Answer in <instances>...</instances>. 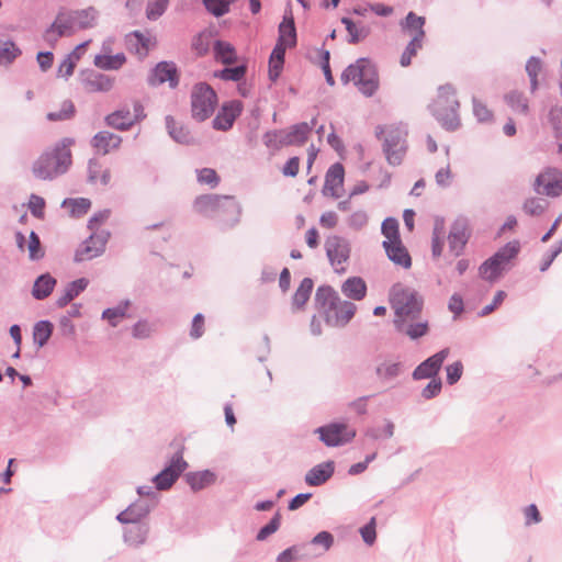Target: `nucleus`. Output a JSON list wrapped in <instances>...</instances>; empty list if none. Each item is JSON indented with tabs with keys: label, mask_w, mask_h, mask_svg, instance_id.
Masks as SVG:
<instances>
[{
	"label": "nucleus",
	"mask_w": 562,
	"mask_h": 562,
	"mask_svg": "<svg viewBox=\"0 0 562 562\" xmlns=\"http://www.w3.org/2000/svg\"><path fill=\"white\" fill-rule=\"evenodd\" d=\"M390 304L394 311L393 325L397 333L416 340L429 331L427 319H420L423 296L414 289L396 283L390 291Z\"/></svg>",
	"instance_id": "nucleus-1"
},
{
	"label": "nucleus",
	"mask_w": 562,
	"mask_h": 562,
	"mask_svg": "<svg viewBox=\"0 0 562 562\" xmlns=\"http://www.w3.org/2000/svg\"><path fill=\"white\" fill-rule=\"evenodd\" d=\"M471 233L469 218L459 215L451 223L449 233L446 236V221L442 216H436L431 235L432 257L439 258L442 255L445 239H447L449 252L454 257H460L465 249Z\"/></svg>",
	"instance_id": "nucleus-2"
},
{
	"label": "nucleus",
	"mask_w": 562,
	"mask_h": 562,
	"mask_svg": "<svg viewBox=\"0 0 562 562\" xmlns=\"http://www.w3.org/2000/svg\"><path fill=\"white\" fill-rule=\"evenodd\" d=\"M72 138L65 137L43 151L32 164V175L43 181H52L66 173L71 166Z\"/></svg>",
	"instance_id": "nucleus-3"
},
{
	"label": "nucleus",
	"mask_w": 562,
	"mask_h": 562,
	"mask_svg": "<svg viewBox=\"0 0 562 562\" xmlns=\"http://www.w3.org/2000/svg\"><path fill=\"white\" fill-rule=\"evenodd\" d=\"M98 16L99 12L93 7L60 11L45 31L44 38L48 43H55L59 37L70 36L79 30L91 29L97 24Z\"/></svg>",
	"instance_id": "nucleus-4"
},
{
	"label": "nucleus",
	"mask_w": 562,
	"mask_h": 562,
	"mask_svg": "<svg viewBox=\"0 0 562 562\" xmlns=\"http://www.w3.org/2000/svg\"><path fill=\"white\" fill-rule=\"evenodd\" d=\"M385 134L382 150L389 165L396 167L402 165L406 156L407 127L403 123L391 124L387 126H376L375 135L380 138Z\"/></svg>",
	"instance_id": "nucleus-5"
},
{
	"label": "nucleus",
	"mask_w": 562,
	"mask_h": 562,
	"mask_svg": "<svg viewBox=\"0 0 562 562\" xmlns=\"http://www.w3.org/2000/svg\"><path fill=\"white\" fill-rule=\"evenodd\" d=\"M459 106L456 89L447 83L438 88L437 99L430 105V110L443 128L454 131L460 126Z\"/></svg>",
	"instance_id": "nucleus-6"
},
{
	"label": "nucleus",
	"mask_w": 562,
	"mask_h": 562,
	"mask_svg": "<svg viewBox=\"0 0 562 562\" xmlns=\"http://www.w3.org/2000/svg\"><path fill=\"white\" fill-rule=\"evenodd\" d=\"M340 79L344 85L352 81L366 97L373 95L379 87L375 66L368 58H359L355 64L349 65L342 71Z\"/></svg>",
	"instance_id": "nucleus-7"
},
{
	"label": "nucleus",
	"mask_w": 562,
	"mask_h": 562,
	"mask_svg": "<svg viewBox=\"0 0 562 562\" xmlns=\"http://www.w3.org/2000/svg\"><path fill=\"white\" fill-rule=\"evenodd\" d=\"M193 207L196 213L206 217H215L220 213L221 209L233 210L234 217L232 220V225H237L240 222L243 213L241 204L229 195H200L194 200Z\"/></svg>",
	"instance_id": "nucleus-8"
},
{
	"label": "nucleus",
	"mask_w": 562,
	"mask_h": 562,
	"mask_svg": "<svg viewBox=\"0 0 562 562\" xmlns=\"http://www.w3.org/2000/svg\"><path fill=\"white\" fill-rule=\"evenodd\" d=\"M519 248L520 246L518 241L507 243L480 266V277L488 282H495L498 280L507 269L510 260L517 256Z\"/></svg>",
	"instance_id": "nucleus-9"
},
{
	"label": "nucleus",
	"mask_w": 562,
	"mask_h": 562,
	"mask_svg": "<svg viewBox=\"0 0 562 562\" xmlns=\"http://www.w3.org/2000/svg\"><path fill=\"white\" fill-rule=\"evenodd\" d=\"M216 104V93L207 83L200 82L193 87L191 93V111L193 119L200 122L205 121L214 113Z\"/></svg>",
	"instance_id": "nucleus-10"
},
{
	"label": "nucleus",
	"mask_w": 562,
	"mask_h": 562,
	"mask_svg": "<svg viewBox=\"0 0 562 562\" xmlns=\"http://www.w3.org/2000/svg\"><path fill=\"white\" fill-rule=\"evenodd\" d=\"M326 256L336 273L346 272V263L350 258V243L340 236L333 235L325 241Z\"/></svg>",
	"instance_id": "nucleus-11"
},
{
	"label": "nucleus",
	"mask_w": 562,
	"mask_h": 562,
	"mask_svg": "<svg viewBox=\"0 0 562 562\" xmlns=\"http://www.w3.org/2000/svg\"><path fill=\"white\" fill-rule=\"evenodd\" d=\"M110 233L108 231L93 232L86 240H83L75 252L74 260L82 262L101 256L109 240Z\"/></svg>",
	"instance_id": "nucleus-12"
},
{
	"label": "nucleus",
	"mask_w": 562,
	"mask_h": 562,
	"mask_svg": "<svg viewBox=\"0 0 562 562\" xmlns=\"http://www.w3.org/2000/svg\"><path fill=\"white\" fill-rule=\"evenodd\" d=\"M315 432L319 435V440L327 447H338L350 442L356 437V430L346 424L331 423L318 427Z\"/></svg>",
	"instance_id": "nucleus-13"
},
{
	"label": "nucleus",
	"mask_w": 562,
	"mask_h": 562,
	"mask_svg": "<svg viewBox=\"0 0 562 562\" xmlns=\"http://www.w3.org/2000/svg\"><path fill=\"white\" fill-rule=\"evenodd\" d=\"M188 464L181 452H176L168 465L153 477V482L158 491H166L172 486L177 479L187 469Z\"/></svg>",
	"instance_id": "nucleus-14"
},
{
	"label": "nucleus",
	"mask_w": 562,
	"mask_h": 562,
	"mask_svg": "<svg viewBox=\"0 0 562 562\" xmlns=\"http://www.w3.org/2000/svg\"><path fill=\"white\" fill-rule=\"evenodd\" d=\"M535 190L539 194L558 198L562 194V173L557 168H547L535 180Z\"/></svg>",
	"instance_id": "nucleus-15"
},
{
	"label": "nucleus",
	"mask_w": 562,
	"mask_h": 562,
	"mask_svg": "<svg viewBox=\"0 0 562 562\" xmlns=\"http://www.w3.org/2000/svg\"><path fill=\"white\" fill-rule=\"evenodd\" d=\"M356 311L357 306L352 302L339 299L338 302L327 311L324 316L325 322L331 327H344L351 321Z\"/></svg>",
	"instance_id": "nucleus-16"
},
{
	"label": "nucleus",
	"mask_w": 562,
	"mask_h": 562,
	"mask_svg": "<svg viewBox=\"0 0 562 562\" xmlns=\"http://www.w3.org/2000/svg\"><path fill=\"white\" fill-rule=\"evenodd\" d=\"M80 82L87 92H108L113 88L114 79L92 69L82 70Z\"/></svg>",
	"instance_id": "nucleus-17"
},
{
	"label": "nucleus",
	"mask_w": 562,
	"mask_h": 562,
	"mask_svg": "<svg viewBox=\"0 0 562 562\" xmlns=\"http://www.w3.org/2000/svg\"><path fill=\"white\" fill-rule=\"evenodd\" d=\"M153 508V502L139 498L132 503L126 509L117 514L116 520L121 524L142 522V520L149 515Z\"/></svg>",
	"instance_id": "nucleus-18"
},
{
	"label": "nucleus",
	"mask_w": 562,
	"mask_h": 562,
	"mask_svg": "<svg viewBox=\"0 0 562 562\" xmlns=\"http://www.w3.org/2000/svg\"><path fill=\"white\" fill-rule=\"evenodd\" d=\"M165 82H168L169 87L172 89L179 83L177 67L173 63H158L148 78V83L150 86H159Z\"/></svg>",
	"instance_id": "nucleus-19"
},
{
	"label": "nucleus",
	"mask_w": 562,
	"mask_h": 562,
	"mask_svg": "<svg viewBox=\"0 0 562 562\" xmlns=\"http://www.w3.org/2000/svg\"><path fill=\"white\" fill-rule=\"evenodd\" d=\"M449 356V349L445 348L423 361L413 372V379L422 380L435 376L440 370L443 361Z\"/></svg>",
	"instance_id": "nucleus-20"
},
{
	"label": "nucleus",
	"mask_w": 562,
	"mask_h": 562,
	"mask_svg": "<svg viewBox=\"0 0 562 562\" xmlns=\"http://www.w3.org/2000/svg\"><path fill=\"white\" fill-rule=\"evenodd\" d=\"M240 113L241 103L239 101H233L224 104L212 122L213 127L217 131L229 130Z\"/></svg>",
	"instance_id": "nucleus-21"
},
{
	"label": "nucleus",
	"mask_w": 562,
	"mask_h": 562,
	"mask_svg": "<svg viewBox=\"0 0 562 562\" xmlns=\"http://www.w3.org/2000/svg\"><path fill=\"white\" fill-rule=\"evenodd\" d=\"M344 176L345 170L341 164L331 165L325 176L324 194L339 198L344 186Z\"/></svg>",
	"instance_id": "nucleus-22"
},
{
	"label": "nucleus",
	"mask_w": 562,
	"mask_h": 562,
	"mask_svg": "<svg viewBox=\"0 0 562 562\" xmlns=\"http://www.w3.org/2000/svg\"><path fill=\"white\" fill-rule=\"evenodd\" d=\"M316 125V117L312 119L310 123L302 122L292 125L289 131H284L281 137V143L286 146L302 145L307 139L310 133Z\"/></svg>",
	"instance_id": "nucleus-23"
},
{
	"label": "nucleus",
	"mask_w": 562,
	"mask_h": 562,
	"mask_svg": "<svg viewBox=\"0 0 562 562\" xmlns=\"http://www.w3.org/2000/svg\"><path fill=\"white\" fill-rule=\"evenodd\" d=\"M383 248L387 258L396 266L408 269L412 266V258L402 240H384Z\"/></svg>",
	"instance_id": "nucleus-24"
},
{
	"label": "nucleus",
	"mask_w": 562,
	"mask_h": 562,
	"mask_svg": "<svg viewBox=\"0 0 562 562\" xmlns=\"http://www.w3.org/2000/svg\"><path fill=\"white\" fill-rule=\"evenodd\" d=\"M334 471L335 464L333 461L316 464L305 474V483L310 486H319L333 476Z\"/></svg>",
	"instance_id": "nucleus-25"
},
{
	"label": "nucleus",
	"mask_w": 562,
	"mask_h": 562,
	"mask_svg": "<svg viewBox=\"0 0 562 562\" xmlns=\"http://www.w3.org/2000/svg\"><path fill=\"white\" fill-rule=\"evenodd\" d=\"M121 143V136L108 131H101L97 133L91 140L92 147L102 155H106L112 149L119 148Z\"/></svg>",
	"instance_id": "nucleus-26"
},
{
	"label": "nucleus",
	"mask_w": 562,
	"mask_h": 562,
	"mask_svg": "<svg viewBox=\"0 0 562 562\" xmlns=\"http://www.w3.org/2000/svg\"><path fill=\"white\" fill-rule=\"evenodd\" d=\"M123 532L124 542L131 547H140L147 540L149 526L145 522L130 524Z\"/></svg>",
	"instance_id": "nucleus-27"
},
{
	"label": "nucleus",
	"mask_w": 562,
	"mask_h": 562,
	"mask_svg": "<svg viewBox=\"0 0 562 562\" xmlns=\"http://www.w3.org/2000/svg\"><path fill=\"white\" fill-rule=\"evenodd\" d=\"M403 372V363L400 360L387 358L375 368V374L381 382H390Z\"/></svg>",
	"instance_id": "nucleus-28"
},
{
	"label": "nucleus",
	"mask_w": 562,
	"mask_h": 562,
	"mask_svg": "<svg viewBox=\"0 0 562 562\" xmlns=\"http://www.w3.org/2000/svg\"><path fill=\"white\" fill-rule=\"evenodd\" d=\"M425 18L418 16L414 12H408L404 20L400 22V26L403 32L412 35V38L424 40L425 38Z\"/></svg>",
	"instance_id": "nucleus-29"
},
{
	"label": "nucleus",
	"mask_w": 562,
	"mask_h": 562,
	"mask_svg": "<svg viewBox=\"0 0 562 562\" xmlns=\"http://www.w3.org/2000/svg\"><path fill=\"white\" fill-rule=\"evenodd\" d=\"M137 121H139V115H132L127 109L117 110L105 117L109 126L120 131L128 130Z\"/></svg>",
	"instance_id": "nucleus-30"
},
{
	"label": "nucleus",
	"mask_w": 562,
	"mask_h": 562,
	"mask_svg": "<svg viewBox=\"0 0 562 562\" xmlns=\"http://www.w3.org/2000/svg\"><path fill=\"white\" fill-rule=\"evenodd\" d=\"M341 293L350 300L360 301L367 294V284L360 277H350L342 282Z\"/></svg>",
	"instance_id": "nucleus-31"
},
{
	"label": "nucleus",
	"mask_w": 562,
	"mask_h": 562,
	"mask_svg": "<svg viewBox=\"0 0 562 562\" xmlns=\"http://www.w3.org/2000/svg\"><path fill=\"white\" fill-rule=\"evenodd\" d=\"M166 128L169 136L179 144H191L193 142V137L190 131L183 126L182 124L176 122L173 116L167 115L165 117Z\"/></svg>",
	"instance_id": "nucleus-32"
},
{
	"label": "nucleus",
	"mask_w": 562,
	"mask_h": 562,
	"mask_svg": "<svg viewBox=\"0 0 562 562\" xmlns=\"http://www.w3.org/2000/svg\"><path fill=\"white\" fill-rule=\"evenodd\" d=\"M89 284V280L86 278H79L72 282H69L63 294L58 296L56 300V305L58 307H65L69 302H71L75 297H77L81 292H83Z\"/></svg>",
	"instance_id": "nucleus-33"
},
{
	"label": "nucleus",
	"mask_w": 562,
	"mask_h": 562,
	"mask_svg": "<svg viewBox=\"0 0 562 562\" xmlns=\"http://www.w3.org/2000/svg\"><path fill=\"white\" fill-rule=\"evenodd\" d=\"M339 299L338 293L329 285L319 286L315 293L316 306L323 312L324 316Z\"/></svg>",
	"instance_id": "nucleus-34"
},
{
	"label": "nucleus",
	"mask_w": 562,
	"mask_h": 562,
	"mask_svg": "<svg viewBox=\"0 0 562 562\" xmlns=\"http://www.w3.org/2000/svg\"><path fill=\"white\" fill-rule=\"evenodd\" d=\"M215 473L210 470L190 472L186 475L187 483L194 492L201 491L212 485L215 482Z\"/></svg>",
	"instance_id": "nucleus-35"
},
{
	"label": "nucleus",
	"mask_w": 562,
	"mask_h": 562,
	"mask_svg": "<svg viewBox=\"0 0 562 562\" xmlns=\"http://www.w3.org/2000/svg\"><path fill=\"white\" fill-rule=\"evenodd\" d=\"M111 171L103 168L101 162L97 159H90L88 162V181L92 184L100 183L105 187L110 183Z\"/></svg>",
	"instance_id": "nucleus-36"
},
{
	"label": "nucleus",
	"mask_w": 562,
	"mask_h": 562,
	"mask_svg": "<svg viewBox=\"0 0 562 562\" xmlns=\"http://www.w3.org/2000/svg\"><path fill=\"white\" fill-rule=\"evenodd\" d=\"M56 279L49 273L41 274L35 281L32 289V295L36 300H44L50 295L55 285Z\"/></svg>",
	"instance_id": "nucleus-37"
},
{
	"label": "nucleus",
	"mask_w": 562,
	"mask_h": 562,
	"mask_svg": "<svg viewBox=\"0 0 562 562\" xmlns=\"http://www.w3.org/2000/svg\"><path fill=\"white\" fill-rule=\"evenodd\" d=\"M126 61L124 53H117L115 55L100 54L94 57L93 64L95 67L103 70H117Z\"/></svg>",
	"instance_id": "nucleus-38"
},
{
	"label": "nucleus",
	"mask_w": 562,
	"mask_h": 562,
	"mask_svg": "<svg viewBox=\"0 0 562 562\" xmlns=\"http://www.w3.org/2000/svg\"><path fill=\"white\" fill-rule=\"evenodd\" d=\"M130 306L131 301L124 300L114 307L105 308L102 312L101 318L108 321L112 327H116L122 318L128 317L127 311Z\"/></svg>",
	"instance_id": "nucleus-39"
},
{
	"label": "nucleus",
	"mask_w": 562,
	"mask_h": 562,
	"mask_svg": "<svg viewBox=\"0 0 562 562\" xmlns=\"http://www.w3.org/2000/svg\"><path fill=\"white\" fill-rule=\"evenodd\" d=\"M278 43L284 44L289 47H293L296 44V31L291 15L284 16L283 21L279 25Z\"/></svg>",
	"instance_id": "nucleus-40"
},
{
	"label": "nucleus",
	"mask_w": 562,
	"mask_h": 562,
	"mask_svg": "<svg viewBox=\"0 0 562 562\" xmlns=\"http://www.w3.org/2000/svg\"><path fill=\"white\" fill-rule=\"evenodd\" d=\"M89 42H83L76 46V48L64 58V60L58 66L57 76L68 79L72 74L76 67L77 61L80 59V55L78 54V49L85 48Z\"/></svg>",
	"instance_id": "nucleus-41"
},
{
	"label": "nucleus",
	"mask_w": 562,
	"mask_h": 562,
	"mask_svg": "<svg viewBox=\"0 0 562 562\" xmlns=\"http://www.w3.org/2000/svg\"><path fill=\"white\" fill-rule=\"evenodd\" d=\"M313 286L314 283L311 278H304L301 281L292 299V304L294 307L301 308L305 305V303L308 301L311 296Z\"/></svg>",
	"instance_id": "nucleus-42"
},
{
	"label": "nucleus",
	"mask_w": 562,
	"mask_h": 562,
	"mask_svg": "<svg viewBox=\"0 0 562 562\" xmlns=\"http://www.w3.org/2000/svg\"><path fill=\"white\" fill-rule=\"evenodd\" d=\"M21 54V49L13 41H0V65L12 64Z\"/></svg>",
	"instance_id": "nucleus-43"
},
{
	"label": "nucleus",
	"mask_w": 562,
	"mask_h": 562,
	"mask_svg": "<svg viewBox=\"0 0 562 562\" xmlns=\"http://www.w3.org/2000/svg\"><path fill=\"white\" fill-rule=\"evenodd\" d=\"M215 58L223 64H233L236 61V52L232 44L223 41H216L214 44Z\"/></svg>",
	"instance_id": "nucleus-44"
},
{
	"label": "nucleus",
	"mask_w": 562,
	"mask_h": 562,
	"mask_svg": "<svg viewBox=\"0 0 562 562\" xmlns=\"http://www.w3.org/2000/svg\"><path fill=\"white\" fill-rule=\"evenodd\" d=\"M53 333V324L49 321H40L33 328V340L38 347L47 344Z\"/></svg>",
	"instance_id": "nucleus-45"
},
{
	"label": "nucleus",
	"mask_w": 562,
	"mask_h": 562,
	"mask_svg": "<svg viewBox=\"0 0 562 562\" xmlns=\"http://www.w3.org/2000/svg\"><path fill=\"white\" fill-rule=\"evenodd\" d=\"M341 23L346 26V30L349 35L348 42L350 44L359 43L360 41L364 40L370 33L368 27L363 25L357 26L349 18H342Z\"/></svg>",
	"instance_id": "nucleus-46"
},
{
	"label": "nucleus",
	"mask_w": 562,
	"mask_h": 562,
	"mask_svg": "<svg viewBox=\"0 0 562 562\" xmlns=\"http://www.w3.org/2000/svg\"><path fill=\"white\" fill-rule=\"evenodd\" d=\"M505 101L514 112L525 115L528 114V100L525 98L522 93L512 91L505 95Z\"/></svg>",
	"instance_id": "nucleus-47"
},
{
	"label": "nucleus",
	"mask_w": 562,
	"mask_h": 562,
	"mask_svg": "<svg viewBox=\"0 0 562 562\" xmlns=\"http://www.w3.org/2000/svg\"><path fill=\"white\" fill-rule=\"evenodd\" d=\"M61 206L69 207L70 214L72 216L79 217L89 211V209L91 206V201L86 198H77V199L68 198L63 201Z\"/></svg>",
	"instance_id": "nucleus-48"
},
{
	"label": "nucleus",
	"mask_w": 562,
	"mask_h": 562,
	"mask_svg": "<svg viewBox=\"0 0 562 562\" xmlns=\"http://www.w3.org/2000/svg\"><path fill=\"white\" fill-rule=\"evenodd\" d=\"M75 105L70 100H65L58 111L48 112L46 117L48 121H66L74 116Z\"/></svg>",
	"instance_id": "nucleus-49"
},
{
	"label": "nucleus",
	"mask_w": 562,
	"mask_h": 562,
	"mask_svg": "<svg viewBox=\"0 0 562 562\" xmlns=\"http://www.w3.org/2000/svg\"><path fill=\"white\" fill-rule=\"evenodd\" d=\"M155 331V325L146 318L137 321L132 327V336L135 339H147Z\"/></svg>",
	"instance_id": "nucleus-50"
},
{
	"label": "nucleus",
	"mask_w": 562,
	"mask_h": 562,
	"mask_svg": "<svg viewBox=\"0 0 562 562\" xmlns=\"http://www.w3.org/2000/svg\"><path fill=\"white\" fill-rule=\"evenodd\" d=\"M424 40L412 38L404 52L402 53L400 64L402 67H407L412 63V58L417 54V52L423 47Z\"/></svg>",
	"instance_id": "nucleus-51"
},
{
	"label": "nucleus",
	"mask_w": 562,
	"mask_h": 562,
	"mask_svg": "<svg viewBox=\"0 0 562 562\" xmlns=\"http://www.w3.org/2000/svg\"><path fill=\"white\" fill-rule=\"evenodd\" d=\"M246 75V66L226 67L215 74L216 77L226 81H239Z\"/></svg>",
	"instance_id": "nucleus-52"
},
{
	"label": "nucleus",
	"mask_w": 562,
	"mask_h": 562,
	"mask_svg": "<svg viewBox=\"0 0 562 562\" xmlns=\"http://www.w3.org/2000/svg\"><path fill=\"white\" fill-rule=\"evenodd\" d=\"M128 43L135 48V52L139 55H146L149 45V38L139 31H134L128 36Z\"/></svg>",
	"instance_id": "nucleus-53"
},
{
	"label": "nucleus",
	"mask_w": 562,
	"mask_h": 562,
	"mask_svg": "<svg viewBox=\"0 0 562 562\" xmlns=\"http://www.w3.org/2000/svg\"><path fill=\"white\" fill-rule=\"evenodd\" d=\"M395 426L393 422L385 420V424L383 427H376V428H370L366 431V436H368L371 439L378 440V439H389L393 437L394 435Z\"/></svg>",
	"instance_id": "nucleus-54"
},
{
	"label": "nucleus",
	"mask_w": 562,
	"mask_h": 562,
	"mask_svg": "<svg viewBox=\"0 0 562 562\" xmlns=\"http://www.w3.org/2000/svg\"><path fill=\"white\" fill-rule=\"evenodd\" d=\"M547 206L548 203L543 199L530 198L525 201L522 210L528 215L538 216L546 211Z\"/></svg>",
	"instance_id": "nucleus-55"
},
{
	"label": "nucleus",
	"mask_w": 562,
	"mask_h": 562,
	"mask_svg": "<svg viewBox=\"0 0 562 562\" xmlns=\"http://www.w3.org/2000/svg\"><path fill=\"white\" fill-rule=\"evenodd\" d=\"M382 234L385 240L396 241L401 240L398 233V222L393 217H387L382 222L381 225Z\"/></svg>",
	"instance_id": "nucleus-56"
},
{
	"label": "nucleus",
	"mask_w": 562,
	"mask_h": 562,
	"mask_svg": "<svg viewBox=\"0 0 562 562\" xmlns=\"http://www.w3.org/2000/svg\"><path fill=\"white\" fill-rule=\"evenodd\" d=\"M206 10L215 16H222L229 11V0H202Z\"/></svg>",
	"instance_id": "nucleus-57"
},
{
	"label": "nucleus",
	"mask_w": 562,
	"mask_h": 562,
	"mask_svg": "<svg viewBox=\"0 0 562 562\" xmlns=\"http://www.w3.org/2000/svg\"><path fill=\"white\" fill-rule=\"evenodd\" d=\"M368 213L363 210H357L348 216L347 225L351 229L360 231L368 224Z\"/></svg>",
	"instance_id": "nucleus-58"
},
{
	"label": "nucleus",
	"mask_w": 562,
	"mask_h": 562,
	"mask_svg": "<svg viewBox=\"0 0 562 562\" xmlns=\"http://www.w3.org/2000/svg\"><path fill=\"white\" fill-rule=\"evenodd\" d=\"M198 181L201 184H206L211 188H215L220 182V177L216 171L212 168H202L196 170Z\"/></svg>",
	"instance_id": "nucleus-59"
},
{
	"label": "nucleus",
	"mask_w": 562,
	"mask_h": 562,
	"mask_svg": "<svg viewBox=\"0 0 562 562\" xmlns=\"http://www.w3.org/2000/svg\"><path fill=\"white\" fill-rule=\"evenodd\" d=\"M541 69V61L537 57H530L526 64V71L530 79L531 91H535L538 87L537 77Z\"/></svg>",
	"instance_id": "nucleus-60"
},
{
	"label": "nucleus",
	"mask_w": 562,
	"mask_h": 562,
	"mask_svg": "<svg viewBox=\"0 0 562 562\" xmlns=\"http://www.w3.org/2000/svg\"><path fill=\"white\" fill-rule=\"evenodd\" d=\"M549 121L554 130L555 137L562 142V108L553 106L549 112Z\"/></svg>",
	"instance_id": "nucleus-61"
},
{
	"label": "nucleus",
	"mask_w": 562,
	"mask_h": 562,
	"mask_svg": "<svg viewBox=\"0 0 562 562\" xmlns=\"http://www.w3.org/2000/svg\"><path fill=\"white\" fill-rule=\"evenodd\" d=\"M281 516L277 513L271 520L263 526L257 533L256 539L258 541L266 540L270 535L274 533L280 527Z\"/></svg>",
	"instance_id": "nucleus-62"
},
{
	"label": "nucleus",
	"mask_w": 562,
	"mask_h": 562,
	"mask_svg": "<svg viewBox=\"0 0 562 562\" xmlns=\"http://www.w3.org/2000/svg\"><path fill=\"white\" fill-rule=\"evenodd\" d=\"M169 0H155L149 2L146 9V14L149 20H157L164 14L167 9Z\"/></svg>",
	"instance_id": "nucleus-63"
},
{
	"label": "nucleus",
	"mask_w": 562,
	"mask_h": 562,
	"mask_svg": "<svg viewBox=\"0 0 562 562\" xmlns=\"http://www.w3.org/2000/svg\"><path fill=\"white\" fill-rule=\"evenodd\" d=\"M284 134V131H269L265 133L263 135V144L268 148L272 149H279L283 146H286L285 144L281 143V137Z\"/></svg>",
	"instance_id": "nucleus-64"
}]
</instances>
